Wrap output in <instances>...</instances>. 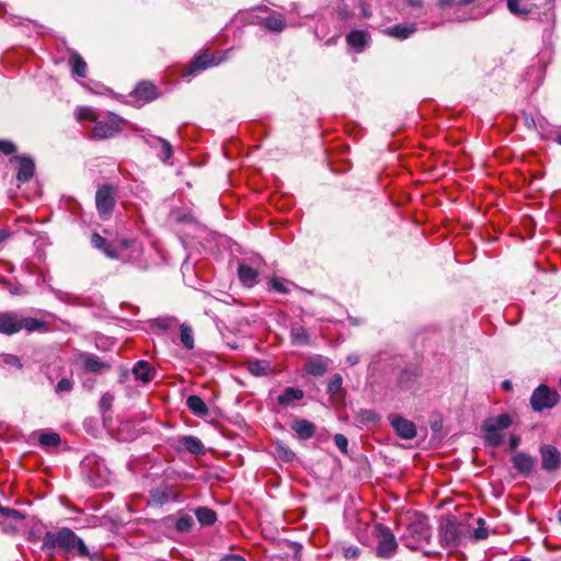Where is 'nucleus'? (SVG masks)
<instances>
[{"label":"nucleus","instance_id":"f257e3e1","mask_svg":"<svg viewBox=\"0 0 561 561\" xmlns=\"http://www.w3.org/2000/svg\"><path fill=\"white\" fill-rule=\"evenodd\" d=\"M42 541V550L49 558L54 557L56 549L67 557L75 554L80 557L89 556L88 547L83 540L68 527H62L56 531H46Z\"/></svg>","mask_w":561,"mask_h":561},{"label":"nucleus","instance_id":"f03ea898","mask_svg":"<svg viewBox=\"0 0 561 561\" xmlns=\"http://www.w3.org/2000/svg\"><path fill=\"white\" fill-rule=\"evenodd\" d=\"M22 330L27 333L47 332L49 330V325L41 319L23 317L15 311L0 312V334L14 335Z\"/></svg>","mask_w":561,"mask_h":561},{"label":"nucleus","instance_id":"7ed1b4c3","mask_svg":"<svg viewBox=\"0 0 561 561\" xmlns=\"http://www.w3.org/2000/svg\"><path fill=\"white\" fill-rule=\"evenodd\" d=\"M431 526L427 518L414 513L409 517L405 531L401 536V541L410 550L423 549L430 543Z\"/></svg>","mask_w":561,"mask_h":561},{"label":"nucleus","instance_id":"20e7f679","mask_svg":"<svg viewBox=\"0 0 561 561\" xmlns=\"http://www.w3.org/2000/svg\"><path fill=\"white\" fill-rule=\"evenodd\" d=\"M512 424V416L507 413L485 419L481 424L484 443L491 447L501 446L504 440L502 431L508 428Z\"/></svg>","mask_w":561,"mask_h":561},{"label":"nucleus","instance_id":"39448f33","mask_svg":"<svg viewBox=\"0 0 561 561\" xmlns=\"http://www.w3.org/2000/svg\"><path fill=\"white\" fill-rule=\"evenodd\" d=\"M373 536L376 540L377 557L389 559L394 556L398 549V542L389 527L382 524H376L373 528Z\"/></svg>","mask_w":561,"mask_h":561},{"label":"nucleus","instance_id":"423d86ee","mask_svg":"<svg viewBox=\"0 0 561 561\" xmlns=\"http://www.w3.org/2000/svg\"><path fill=\"white\" fill-rule=\"evenodd\" d=\"M123 119L114 114L100 115L95 122L91 135L95 139H105L116 136L122 130Z\"/></svg>","mask_w":561,"mask_h":561},{"label":"nucleus","instance_id":"0eeeda50","mask_svg":"<svg viewBox=\"0 0 561 561\" xmlns=\"http://www.w3.org/2000/svg\"><path fill=\"white\" fill-rule=\"evenodd\" d=\"M560 396L556 390H551L546 385L536 388L530 398V404L534 411L541 412L545 409H551L558 404Z\"/></svg>","mask_w":561,"mask_h":561},{"label":"nucleus","instance_id":"6e6552de","mask_svg":"<svg viewBox=\"0 0 561 561\" xmlns=\"http://www.w3.org/2000/svg\"><path fill=\"white\" fill-rule=\"evenodd\" d=\"M115 205L116 199L113 186H100L95 194V206L101 219H108L113 213Z\"/></svg>","mask_w":561,"mask_h":561},{"label":"nucleus","instance_id":"1a4fd4ad","mask_svg":"<svg viewBox=\"0 0 561 561\" xmlns=\"http://www.w3.org/2000/svg\"><path fill=\"white\" fill-rule=\"evenodd\" d=\"M541 456V467L548 472L556 471L561 466V454L552 445H542L539 449Z\"/></svg>","mask_w":561,"mask_h":561},{"label":"nucleus","instance_id":"9d476101","mask_svg":"<svg viewBox=\"0 0 561 561\" xmlns=\"http://www.w3.org/2000/svg\"><path fill=\"white\" fill-rule=\"evenodd\" d=\"M536 458L524 451H518L513 455L512 463L515 470L523 476L529 477L536 471Z\"/></svg>","mask_w":561,"mask_h":561},{"label":"nucleus","instance_id":"9b49d317","mask_svg":"<svg viewBox=\"0 0 561 561\" xmlns=\"http://www.w3.org/2000/svg\"><path fill=\"white\" fill-rule=\"evenodd\" d=\"M79 359L83 365V368L88 373L101 374L111 369V364L100 359L96 355L90 353H82L79 355Z\"/></svg>","mask_w":561,"mask_h":561},{"label":"nucleus","instance_id":"f8f14e48","mask_svg":"<svg viewBox=\"0 0 561 561\" xmlns=\"http://www.w3.org/2000/svg\"><path fill=\"white\" fill-rule=\"evenodd\" d=\"M397 435L403 439H412L416 436V427L413 422L400 416L394 415L390 421Z\"/></svg>","mask_w":561,"mask_h":561},{"label":"nucleus","instance_id":"ddd939ff","mask_svg":"<svg viewBox=\"0 0 561 561\" xmlns=\"http://www.w3.org/2000/svg\"><path fill=\"white\" fill-rule=\"evenodd\" d=\"M172 499H174L172 486L168 484H161L156 489L151 490L147 503L148 505L151 506H161L171 501Z\"/></svg>","mask_w":561,"mask_h":561},{"label":"nucleus","instance_id":"4468645a","mask_svg":"<svg viewBox=\"0 0 561 561\" xmlns=\"http://www.w3.org/2000/svg\"><path fill=\"white\" fill-rule=\"evenodd\" d=\"M417 27L415 23H407V24H397L383 30V33L389 36L400 41L407 39L411 37Z\"/></svg>","mask_w":561,"mask_h":561},{"label":"nucleus","instance_id":"2eb2a0df","mask_svg":"<svg viewBox=\"0 0 561 561\" xmlns=\"http://www.w3.org/2000/svg\"><path fill=\"white\" fill-rule=\"evenodd\" d=\"M16 161L19 163L16 179L20 182H28L35 171L34 161L27 157H14L11 161Z\"/></svg>","mask_w":561,"mask_h":561},{"label":"nucleus","instance_id":"dca6fc26","mask_svg":"<svg viewBox=\"0 0 561 561\" xmlns=\"http://www.w3.org/2000/svg\"><path fill=\"white\" fill-rule=\"evenodd\" d=\"M92 245L102 251L110 259H118V248L113 243L107 241L101 234L94 232L91 236Z\"/></svg>","mask_w":561,"mask_h":561},{"label":"nucleus","instance_id":"f3484780","mask_svg":"<svg viewBox=\"0 0 561 561\" xmlns=\"http://www.w3.org/2000/svg\"><path fill=\"white\" fill-rule=\"evenodd\" d=\"M342 385L343 378L339 374L333 375L328 383V393L330 394L332 402L336 404L344 401L345 391Z\"/></svg>","mask_w":561,"mask_h":561},{"label":"nucleus","instance_id":"a211bd4d","mask_svg":"<svg viewBox=\"0 0 561 561\" xmlns=\"http://www.w3.org/2000/svg\"><path fill=\"white\" fill-rule=\"evenodd\" d=\"M134 94L138 100L148 102L157 99L159 93L157 87L153 83L149 81H142L137 84L134 90Z\"/></svg>","mask_w":561,"mask_h":561},{"label":"nucleus","instance_id":"6ab92c4d","mask_svg":"<svg viewBox=\"0 0 561 561\" xmlns=\"http://www.w3.org/2000/svg\"><path fill=\"white\" fill-rule=\"evenodd\" d=\"M291 430L300 439H309L316 434V425L308 420L299 419L291 424Z\"/></svg>","mask_w":561,"mask_h":561},{"label":"nucleus","instance_id":"aec40b11","mask_svg":"<svg viewBox=\"0 0 561 561\" xmlns=\"http://www.w3.org/2000/svg\"><path fill=\"white\" fill-rule=\"evenodd\" d=\"M368 33L365 31H352L346 35L347 44L356 51L362 53L368 45Z\"/></svg>","mask_w":561,"mask_h":561},{"label":"nucleus","instance_id":"412c9836","mask_svg":"<svg viewBox=\"0 0 561 561\" xmlns=\"http://www.w3.org/2000/svg\"><path fill=\"white\" fill-rule=\"evenodd\" d=\"M305 393L299 388L286 387L282 394L277 397V403L282 407L293 405L295 401L301 400Z\"/></svg>","mask_w":561,"mask_h":561},{"label":"nucleus","instance_id":"4be33fe9","mask_svg":"<svg viewBox=\"0 0 561 561\" xmlns=\"http://www.w3.org/2000/svg\"><path fill=\"white\" fill-rule=\"evenodd\" d=\"M459 537V526L455 522L447 520L440 527V541L450 545L457 541Z\"/></svg>","mask_w":561,"mask_h":561},{"label":"nucleus","instance_id":"5701e85b","mask_svg":"<svg viewBox=\"0 0 561 561\" xmlns=\"http://www.w3.org/2000/svg\"><path fill=\"white\" fill-rule=\"evenodd\" d=\"M238 276L240 282L247 287H253L257 283V272L251 266L241 263L238 267Z\"/></svg>","mask_w":561,"mask_h":561},{"label":"nucleus","instance_id":"b1692460","mask_svg":"<svg viewBox=\"0 0 561 561\" xmlns=\"http://www.w3.org/2000/svg\"><path fill=\"white\" fill-rule=\"evenodd\" d=\"M135 378L142 382H149L153 379L156 370L145 360H139L133 368Z\"/></svg>","mask_w":561,"mask_h":561},{"label":"nucleus","instance_id":"393cba45","mask_svg":"<svg viewBox=\"0 0 561 561\" xmlns=\"http://www.w3.org/2000/svg\"><path fill=\"white\" fill-rule=\"evenodd\" d=\"M186 405L190 411L199 417L207 416L209 413L208 407L204 402V400L198 396H190L186 399Z\"/></svg>","mask_w":561,"mask_h":561},{"label":"nucleus","instance_id":"a878e982","mask_svg":"<svg viewBox=\"0 0 561 561\" xmlns=\"http://www.w3.org/2000/svg\"><path fill=\"white\" fill-rule=\"evenodd\" d=\"M263 25L271 32L279 33L284 31L286 22L280 13L273 12L271 15L263 19Z\"/></svg>","mask_w":561,"mask_h":561},{"label":"nucleus","instance_id":"bb28decb","mask_svg":"<svg viewBox=\"0 0 561 561\" xmlns=\"http://www.w3.org/2000/svg\"><path fill=\"white\" fill-rule=\"evenodd\" d=\"M507 9L512 14L525 18L533 13L534 4L523 3L522 0H507Z\"/></svg>","mask_w":561,"mask_h":561},{"label":"nucleus","instance_id":"cd10ccee","mask_svg":"<svg viewBox=\"0 0 561 561\" xmlns=\"http://www.w3.org/2000/svg\"><path fill=\"white\" fill-rule=\"evenodd\" d=\"M195 516L202 526H211L217 520L215 511L208 507H197L195 510Z\"/></svg>","mask_w":561,"mask_h":561},{"label":"nucleus","instance_id":"c85d7f7f","mask_svg":"<svg viewBox=\"0 0 561 561\" xmlns=\"http://www.w3.org/2000/svg\"><path fill=\"white\" fill-rule=\"evenodd\" d=\"M69 64L71 66L72 73H75L76 76H78L80 78L87 77V69H88L87 62L79 54H77V53L71 54Z\"/></svg>","mask_w":561,"mask_h":561},{"label":"nucleus","instance_id":"c756f323","mask_svg":"<svg viewBox=\"0 0 561 561\" xmlns=\"http://www.w3.org/2000/svg\"><path fill=\"white\" fill-rule=\"evenodd\" d=\"M75 116L78 122L89 121V122H93L94 124L98 121V118L100 117V115L96 114L95 111L89 106L77 107L75 111Z\"/></svg>","mask_w":561,"mask_h":561},{"label":"nucleus","instance_id":"7c9ffc66","mask_svg":"<svg viewBox=\"0 0 561 561\" xmlns=\"http://www.w3.org/2000/svg\"><path fill=\"white\" fill-rule=\"evenodd\" d=\"M181 442L183 447L191 454L198 455L204 450V445L197 437L184 436Z\"/></svg>","mask_w":561,"mask_h":561},{"label":"nucleus","instance_id":"2f4dec72","mask_svg":"<svg viewBox=\"0 0 561 561\" xmlns=\"http://www.w3.org/2000/svg\"><path fill=\"white\" fill-rule=\"evenodd\" d=\"M180 341L186 350L194 348V335L190 325L183 323L180 327Z\"/></svg>","mask_w":561,"mask_h":561},{"label":"nucleus","instance_id":"473e14b6","mask_svg":"<svg viewBox=\"0 0 561 561\" xmlns=\"http://www.w3.org/2000/svg\"><path fill=\"white\" fill-rule=\"evenodd\" d=\"M306 371L312 376H322L327 371V364L320 358L310 359L306 364Z\"/></svg>","mask_w":561,"mask_h":561},{"label":"nucleus","instance_id":"72a5a7b5","mask_svg":"<svg viewBox=\"0 0 561 561\" xmlns=\"http://www.w3.org/2000/svg\"><path fill=\"white\" fill-rule=\"evenodd\" d=\"M215 64V58L208 54H202L192 61L193 70H204Z\"/></svg>","mask_w":561,"mask_h":561},{"label":"nucleus","instance_id":"f704fd0d","mask_svg":"<svg viewBox=\"0 0 561 561\" xmlns=\"http://www.w3.org/2000/svg\"><path fill=\"white\" fill-rule=\"evenodd\" d=\"M290 336L293 343L296 345H305L309 341L306 330L300 325H295L291 328Z\"/></svg>","mask_w":561,"mask_h":561},{"label":"nucleus","instance_id":"c9c22d12","mask_svg":"<svg viewBox=\"0 0 561 561\" xmlns=\"http://www.w3.org/2000/svg\"><path fill=\"white\" fill-rule=\"evenodd\" d=\"M193 526L194 519L191 515L187 514L181 515L175 523V529L179 533H188Z\"/></svg>","mask_w":561,"mask_h":561},{"label":"nucleus","instance_id":"e433bc0d","mask_svg":"<svg viewBox=\"0 0 561 561\" xmlns=\"http://www.w3.org/2000/svg\"><path fill=\"white\" fill-rule=\"evenodd\" d=\"M60 442V436L57 433H45L39 437L41 445L47 447H57L59 446Z\"/></svg>","mask_w":561,"mask_h":561},{"label":"nucleus","instance_id":"4c0bfd02","mask_svg":"<svg viewBox=\"0 0 561 561\" xmlns=\"http://www.w3.org/2000/svg\"><path fill=\"white\" fill-rule=\"evenodd\" d=\"M156 140L161 145V159L163 161H168L172 154H173V149H172V146L170 145V142L161 137H157Z\"/></svg>","mask_w":561,"mask_h":561},{"label":"nucleus","instance_id":"58836bf2","mask_svg":"<svg viewBox=\"0 0 561 561\" xmlns=\"http://www.w3.org/2000/svg\"><path fill=\"white\" fill-rule=\"evenodd\" d=\"M270 286L273 290L280 293V294H287L289 291L287 282L283 278L273 277L270 280Z\"/></svg>","mask_w":561,"mask_h":561},{"label":"nucleus","instance_id":"ea45409f","mask_svg":"<svg viewBox=\"0 0 561 561\" xmlns=\"http://www.w3.org/2000/svg\"><path fill=\"white\" fill-rule=\"evenodd\" d=\"M479 527L474 529L473 537L477 540H482L488 538V529L484 527V520L482 518H479L478 520Z\"/></svg>","mask_w":561,"mask_h":561},{"label":"nucleus","instance_id":"a19ab883","mask_svg":"<svg viewBox=\"0 0 561 561\" xmlns=\"http://www.w3.org/2000/svg\"><path fill=\"white\" fill-rule=\"evenodd\" d=\"M334 443H335V446L343 454H345V455L347 454L348 440H347V438L343 434H335L334 435Z\"/></svg>","mask_w":561,"mask_h":561},{"label":"nucleus","instance_id":"79ce46f5","mask_svg":"<svg viewBox=\"0 0 561 561\" xmlns=\"http://www.w3.org/2000/svg\"><path fill=\"white\" fill-rule=\"evenodd\" d=\"M72 381L68 378H62L58 381L57 386H56V392L57 393H61V392H69L72 390Z\"/></svg>","mask_w":561,"mask_h":561},{"label":"nucleus","instance_id":"37998d69","mask_svg":"<svg viewBox=\"0 0 561 561\" xmlns=\"http://www.w3.org/2000/svg\"><path fill=\"white\" fill-rule=\"evenodd\" d=\"M16 151V146L9 140H0V152L12 154Z\"/></svg>","mask_w":561,"mask_h":561},{"label":"nucleus","instance_id":"c03bdc74","mask_svg":"<svg viewBox=\"0 0 561 561\" xmlns=\"http://www.w3.org/2000/svg\"><path fill=\"white\" fill-rule=\"evenodd\" d=\"M3 362L7 365L14 366L19 369L22 368V363L16 355H12V354L4 355Z\"/></svg>","mask_w":561,"mask_h":561},{"label":"nucleus","instance_id":"a18cd8bd","mask_svg":"<svg viewBox=\"0 0 561 561\" xmlns=\"http://www.w3.org/2000/svg\"><path fill=\"white\" fill-rule=\"evenodd\" d=\"M133 242H134L133 240L127 239V238H121V239L113 241V243L118 248V255L121 254V252L123 250L131 247Z\"/></svg>","mask_w":561,"mask_h":561},{"label":"nucleus","instance_id":"49530a36","mask_svg":"<svg viewBox=\"0 0 561 561\" xmlns=\"http://www.w3.org/2000/svg\"><path fill=\"white\" fill-rule=\"evenodd\" d=\"M0 513L5 516L22 518V514L19 511H16L14 508H9V507H2L1 505H0Z\"/></svg>","mask_w":561,"mask_h":561},{"label":"nucleus","instance_id":"de8ad7c7","mask_svg":"<svg viewBox=\"0 0 561 561\" xmlns=\"http://www.w3.org/2000/svg\"><path fill=\"white\" fill-rule=\"evenodd\" d=\"M403 3L414 9H421L424 5L423 0H403Z\"/></svg>","mask_w":561,"mask_h":561},{"label":"nucleus","instance_id":"09e8293b","mask_svg":"<svg viewBox=\"0 0 561 561\" xmlns=\"http://www.w3.org/2000/svg\"><path fill=\"white\" fill-rule=\"evenodd\" d=\"M520 444V438L517 435H512L508 440V446L511 450H515Z\"/></svg>","mask_w":561,"mask_h":561},{"label":"nucleus","instance_id":"8fccbe9b","mask_svg":"<svg viewBox=\"0 0 561 561\" xmlns=\"http://www.w3.org/2000/svg\"><path fill=\"white\" fill-rule=\"evenodd\" d=\"M219 561H247V560L239 554H227V556L222 557Z\"/></svg>","mask_w":561,"mask_h":561},{"label":"nucleus","instance_id":"3c124183","mask_svg":"<svg viewBox=\"0 0 561 561\" xmlns=\"http://www.w3.org/2000/svg\"><path fill=\"white\" fill-rule=\"evenodd\" d=\"M437 1V5L440 8V9H445L447 7H450L453 4H457V0H436Z\"/></svg>","mask_w":561,"mask_h":561},{"label":"nucleus","instance_id":"603ef678","mask_svg":"<svg viewBox=\"0 0 561 561\" xmlns=\"http://www.w3.org/2000/svg\"><path fill=\"white\" fill-rule=\"evenodd\" d=\"M113 401V396H111L110 393H105L102 399H101V404L102 407H110L111 403Z\"/></svg>","mask_w":561,"mask_h":561},{"label":"nucleus","instance_id":"864d4df0","mask_svg":"<svg viewBox=\"0 0 561 561\" xmlns=\"http://www.w3.org/2000/svg\"><path fill=\"white\" fill-rule=\"evenodd\" d=\"M11 236V232L9 229H0V244L4 242L7 239H9Z\"/></svg>","mask_w":561,"mask_h":561},{"label":"nucleus","instance_id":"5fc2aeb1","mask_svg":"<svg viewBox=\"0 0 561 561\" xmlns=\"http://www.w3.org/2000/svg\"><path fill=\"white\" fill-rule=\"evenodd\" d=\"M295 457V454L294 451H291L290 449H284V456L283 458L286 460V461H290L293 460Z\"/></svg>","mask_w":561,"mask_h":561},{"label":"nucleus","instance_id":"6e6d98bb","mask_svg":"<svg viewBox=\"0 0 561 561\" xmlns=\"http://www.w3.org/2000/svg\"><path fill=\"white\" fill-rule=\"evenodd\" d=\"M476 0H457V4L460 5V7H465V5H468L472 2H474Z\"/></svg>","mask_w":561,"mask_h":561},{"label":"nucleus","instance_id":"4d7b16f0","mask_svg":"<svg viewBox=\"0 0 561 561\" xmlns=\"http://www.w3.org/2000/svg\"><path fill=\"white\" fill-rule=\"evenodd\" d=\"M260 365H261V363H260V362L254 363V364L252 365V367H251V371L259 374V367H260Z\"/></svg>","mask_w":561,"mask_h":561},{"label":"nucleus","instance_id":"13d9d810","mask_svg":"<svg viewBox=\"0 0 561 561\" xmlns=\"http://www.w3.org/2000/svg\"><path fill=\"white\" fill-rule=\"evenodd\" d=\"M502 387L503 389L505 390H511L512 389V385L508 380H505L503 383H502Z\"/></svg>","mask_w":561,"mask_h":561},{"label":"nucleus","instance_id":"bf43d9fd","mask_svg":"<svg viewBox=\"0 0 561 561\" xmlns=\"http://www.w3.org/2000/svg\"><path fill=\"white\" fill-rule=\"evenodd\" d=\"M352 556H357V549H354V550L352 551Z\"/></svg>","mask_w":561,"mask_h":561},{"label":"nucleus","instance_id":"052dcab7","mask_svg":"<svg viewBox=\"0 0 561 561\" xmlns=\"http://www.w3.org/2000/svg\"><path fill=\"white\" fill-rule=\"evenodd\" d=\"M518 561H530V560L528 558H523V559H520Z\"/></svg>","mask_w":561,"mask_h":561},{"label":"nucleus","instance_id":"680f3d73","mask_svg":"<svg viewBox=\"0 0 561 561\" xmlns=\"http://www.w3.org/2000/svg\"><path fill=\"white\" fill-rule=\"evenodd\" d=\"M466 19H456V21L458 22H461V21H465Z\"/></svg>","mask_w":561,"mask_h":561},{"label":"nucleus","instance_id":"e2e57ef3","mask_svg":"<svg viewBox=\"0 0 561 561\" xmlns=\"http://www.w3.org/2000/svg\"><path fill=\"white\" fill-rule=\"evenodd\" d=\"M558 141L561 144V136L558 137Z\"/></svg>","mask_w":561,"mask_h":561},{"label":"nucleus","instance_id":"0e129e2a","mask_svg":"<svg viewBox=\"0 0 561 561\" xmlns=\"http://www.w3.org/2000/svg\"><path fill=\"white\" fill-rule=\"evenodd\" d=\"M559 520L561 522V512L559 513Z\"/></svg>","mask_w":561,"mask_h":561}]
</instances>
